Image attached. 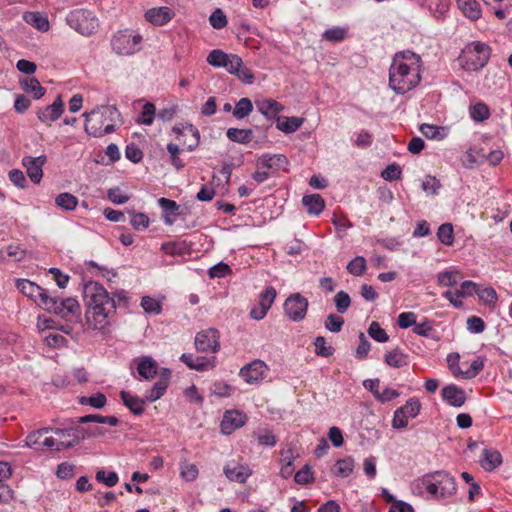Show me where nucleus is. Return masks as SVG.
<instances>
[{"label": "nucleus", "instance_id": "1", "mask_svg": "<svg viewBox=\"0 0 512 512\" xmlns=\"http://www.w3.org/2000/svg\"><path fill=\"white\" fill-rule=\"evenodd\" d=\"M83 298L87 306L86 321L94 329H104L115 312L116 300L98 282L88 281L83 286Z\"/></svg>", "mask_w": 512, "mask_h": 512}, {"label": "nucleus", "instance_id": "2", "mask_svg": "<svg viewBox=\"0 0 512 512\" xmlns=\"http://www.w3.org/2000/svg\"><path fill=\"white\" fill-rule=\"evenodd\" d=\"M421 58L418 54L406 50L397 52L389 69V86L398 94L413 89L421 80Z\"/></svg>", "mask_w": 512, "mask_h": 512}, {"label": "nucleus", "instance_id": "3", "mask_svg": "<svg viewBox=\"0 0 512 512\" xmlns=\"http://www.w3.org/2000/svg\"><path fill=\"white\" fill-rule=\"evenodd\" d=\"M412 492L427 500L445 501L456 494L455 478L445 471L428 473L414 480Z\"/></svg>", "mask_w": 512, "mask_h": 512}, {"label": "nucleus", "instance_id": "4", "mask_svg": "<svg viewBox=\"0 0 512 512\" xmlns=\"http://www.w3.org/2000/svg\"><path fill=\"white\" fill-rule=\"evenodd\" d=\"M87 423H100L109 426H117L119 419L115 416H102L98 414H89L79 417L76 421H71V424L63 428H52L49 432H53L57 436L60 448L68 449L78 445L83 440L81 434L80 424Z\"/></svg>", "mask_w": 512, "mask_h": 512}, {"label": "nucleus", "instance_id": "5", "mask_svg": "<svg viewBox=\"0 0 512 512\" xmlns=\"http://www.w3.org/2000/svg\"><path fill=\"white\" fill-rule=\"evenodd\" d=\"M83 116L86 118L85 132L96 138L113 133L116 123L121 121V114L114 106H102Z\"/></svg>", "mask_w": 512, "mask_h": 512}, {"label": "nucleus", "instance_id": "6", "mask_svg": "<svg viewBox=\"0 0 512 512\" xmlns=\"http://www.w3.org/2000/svg\"><path fill=\"white\" fill-rule=\"evenodd\" d=\"M491 56V48L483 42L473 41L462 50L458 61L466 71H479L488 63Z\"/></svg>", "mask_w": 512, "mask_h": 512}, {"label": "nucleus", "instance_id": "7", "mask_svg": "<svg viewBox=\"0 0 512 512\" xmlns=\"http://www.w3.org/2000/svg\"><path fill=\"white\" fill-rule=\"evenodd\" d=\"M66 22L70 28L83 36H91L99 27V21L94 12L83 8L70 11Z\"/></svg>", "mask_w": 512, "mask_h": 512}, {"label": "nucleus", "instance_id": "8", "mask_svg": "<svg viewBox=\"0 0 512 512\" xmlns=\"http://www.w3.org/2000/svg\"><path fill=\"white\" fill-rule=\"evenodd\" d=\"M43 308L66 320H72L81 315L79 302L72 297L60 299L58 296L50 294L48 298H45Z\"/></svg>", "mask_w": 512, "mask_h": 512}, {"label": "nucleus", "instance_id": "9", "mask_svg": "<svg viewBox=\"0 0 512 512\" xmlns=\"http://www.w3.org/2000/svg\"><path fill=\"white\" fill-rule=\"evenodd\" d=\"M141 41V35L130 30H124L113 36L111 45L119 55H132L141 49Z\"/></svg>", "mask_w": 512, "mask_h": 512}, {"label": "nucleus", "instance_id": "10", "mask_svg": "<svg viewBox=\"0 0 512 512\" xmlns=\"http://www.w3.org/2000/svg\"><path fill=\"white\" fill-rule=\"evenodd\" d=\"M309 302L300 293L291 294L284 302L285 315L294 322L302 321L307 313Z\"/></svg>", "mask_w": 512, "mask_h": 512}, {"label": "nucleus", "instance_id": "11", "mask_svg": "<svg viewBox=\"0 0 512 512\" xmlns=\"http://www.w3.org/2000/svg\"><path fill=\"white\" fill-rule=\"evenodd\" d=\"M219 332L217 329L208 328L200 331L195 337V346L198 351L215 353L220 348Z\"/></svg>", "mask_w": 512, "mask_h": 512}, {"label": "nucleus", "instance_id": "12", "mask_svg": "<svg viewBox=\"0 0 512 512\" xmlns=\"http://www.w3.org/2000/svg\"><path fill=\"white\" fill-rule=\"evenodd\" d=\"M269 368L261 360H254L241 368L239 375L247 383H258L266 379Z\"/></svg>", "mask_w": 512, "mask_h": 512}, {"label": "nucleus", "instance_id": "13", "mask_svg": "<svg viewBox=\"0 0 512 512\" xmlns=\"http://www.w3.org/2000/svg\"><path fill=\"white\" fill-rule=\"evenodd\" d=\"M16 287L23 295L34 300L42 308L44 307L45 298L50 295L46 289L27 279L17 280Z\"/></svg>", "mask_w": 512, "mask_h": 512}, {"label": "nucleus", "instance_id": "14", "mask_svg": "<svg viewBox=\"0 0 512 512\" xmlns=\"http://www.w3.org/2000/svg\"><path fill=\"white\" fill-rule=\"evenodd\" d=\"M47 158L45 155L38 157L24 156L22 158V165L26 168L27 175L30 180L39 184L43 177V166L45 165Z\"/></svg>", "mask_w": 512, "mask_h": 512}, {"label": "nucleus", "instance_id": "15", "mask_svg": "<svg viewBox=\"0 0 512 512\" xmlns=\"http://www.w3.org/2000/svg\"><path fill=\"white\" fill-rule=\"evenodd\" d=\"M223 472L230 481L240 484L245 483L247 479L252 475V470L247 464L239 463L234 460L228 462L224 466Z\"/></svg>", "mask_w": 512, "mask_h": 512}, {"label": "nucleus", "instance_id": "16", "mask_svg": "<svg viewBox=\"0 0 512 512\" xmlns=\"http://www.w3.org/2000/svg\"><path fill=\"white\" fill-rule=\"evenodd\" d=\"M247 417L238 410H228L224 413L220 429L225 435H230L246 423Z\"/></svg>", "mask_w": 512, "mask_h": 512}, {"label": "nucleus", "instance_id": "17", "mask_svg": "<svg viewBox=\"0 0 512 512\" xmlns=\"http://www.w3.org/2000/svg\"><path fill=\"white\" fill-rule=\"evenodd\" d=\"M484 361L483 357H477L471 362L462 361L461 365H459V371L456 377L465 380L475 377L483 369Z\"/></svg>", "mask_w": 512, "mask_h": 512}, {"label": "nucleus", "instance_id": "18", "mask_svg": "<svg viewBox=\"0 0 512 512\" xmlns=\"http://www.w3.org/2000/svg\"><path fill=\"white\" fill-rule=\"evenodd\" d=\"M258 111L267 119L277 118V115L284 110V106L272 98H264L255 101Z\"/></svg>", "mask_w": 512, "mask_h": 512}, {"label": "nucleus", "instance_id": "19", "mask_svg": "<svg viewBox=\"0 0 512 512\" xmlns=\"http://www.w3.org/2000/svg\"><path fill=\"white\" fill-rule=\"evenodd\" d=\"M63 109L64 104L61 100V97L58 96L51 105H48L44 109L39 110L37 116L41 122H53L62 115Z\"/></svg>", "mask_w": 512, "mask_h": 512}, {"label": "nucleus", "instance_id": "20", "mask_svg": "<svg viewBox=\"0 0 512 512\" xmlns=\"http://www.w3.org/2000/svg\"><path fill=\"white\" fill-rule=\"evenodd\" d=\"M173 15V11L169 7L164 6L147 10L145 19L154 25L162 26L168 23Z\"/></svg>", "mask_w": 512, "mask_h": 512}, {"label": "nucleus", "instance_id": "21", "mask_svg": "<svg viewBox=\"0 0 512 512\" xmlns=\"http://www.w3.org/2000/svg\"><path fill=\"white\" fill-rule=\"evenodd\" d=\"M181 361L185 363L190 369L197 371H205L214 366L215 357L207 358L202 356L194 357L192 354L184 353L180 357Z\"/></svg>", "mask_w": 512, "mask_h": 512}, {"label": "nucleus", "instance_id": "22", "mask_svg": "<svg viewBox=\"0 0 512 512\" xmlns=\"http://www.w3.org/2000/svg\"><path fill=\"white\" fill-rule=\"evenodd\" d=\"M120 395L124 405L134 415H141L144 412L147 403L145 397H139L127 391H121Z\"/></svg>", "mask_w": 512, "mask_h": 512}, {"label": "nucleus", "instance_id": "23", "mask_svg": "<svg viewBox=\"0 0 512 512\" xmlns=\"http://www.w3.org/2000/svg\"><path fill=\"white\" fill-rule=\"evenodd\" d=\"M443 399L451 406L460 407L465 403L466 393L458 386H444Z\"/></svg>", "mask_w": 512, "mask_h": 512}, {"label": "nucleus", "instance_id": "24", "mask_svg": "<svg viewBox=\"0 0 512 512\" xmlns=\"http://www.w3.org/2000/svg\"><path fill=\"white\" fill-rule=\"evenodd\" d=\"M137 372L145 380H151L158 373L157 362L149 356L138 359Z\"/></svg>", "mask_w": 512, "mask_h": 512}, {"label": "nucleus", "instance_id": "25", "mask_svg": "<svg viewBox=\"0 0 512 512\" xmlns=\"http://www.w3.org/2000/svg\"><path fill=\"white\" fill-rule=\"evenodd\" d=\"M257 165L277 171L288 165V159L283 154H263L258 158Z\"/></svg>", "mask_w": 512, "mask_h": 512}, {"label": "nucleus", "instance_id": "26", "mask_svg": "<svg viewBox=\"0 0 512 512\" xmlns=\"http://www.w3.org/2000/svg\"><path fill=\"white\" fill-rule=\"evenodd\" d=\"M502 464V456L495 449H484L480 458V465L485 471H493Z\"/></svg>", "mask_w": 512, "mask_h": 512}, {"label": "nucleus", "instance_id": "27", "mask_svg": "<svg viewBox=\"0 0 512 512\" xmlns=\"http://www.w3.org/2000/svg\"><path fill=\"white\" fill-rule=\"evenodd\" d=\"M457 5L463 15L472 21L481 17V7L476 0H457Z\"/></svg>", "mask_w": 512, "mask_h": 512}, {"label": "nucleus", "instance_id": "28", "mask_svg": "<svg viewBox=\"0 0 512 512\" xmlns=\"http://www.w3.org/2000/svg\"><path fill=\"white\" fill-rule=\"evenodd\" d=\"M276 127L278 130L289 134L297 131L303 124L304 119L300 117H277Z\"/></svg>", "mask_w": 512, "mask_h": 512}, {"label": "nucleus", "instance_id": "29", "mask_svg": "<svg viewBox=\"0 0 512 512\" xmlns=\"http://www.w3.org/2000/svg\"><path fill=\"white\" fill-rule=\"evenodd\" d=\"M296 455L292 449H286L281 452L280 476L284 479L289 478L294 472V460Z\"/></svg>", "mask_w": 512, "mask_h": 512}, {"label": "nucleus", "instance_id": "30", "mask_svg": "<svg viewBox=\"0 0 512 512\" xmlns=\"http://www.w3.org/2000/svg\"><path fill=\"white\" fill-rule=\"evenodd\" d=\"M302 203L311 215H319L325 207L324 199L319 194L305 195Z\"/></svg>", "mask_w": 512, "mask_h": 512}, {"label": "nucleus", "instance_id": "31", "mask_svg": "<svg viewBox=\"0 0 512 512\" xmlns=\"http://www.w3.org/2000/svg\"><path fill=\"white\" fill-rule=\"evenodd\" d=\"M173 132L179 137L180 135H191L193 137L192 144L187 145L188 151H193L200 142V133L199 130L192 124H187L185 126L179 127L174 126Z\"/></svg>", "mask_w": 512, "mask_h": 512}, {"label": "nucleus", "instance_id": "32", "mask_svg": "<svg viewBox=\"0 0 512 512\" xmlns=\"http://www.w3.org/2000/svg\"><path fill=\"white\" fill-rule=\"evenodd\" d=\"M369 390L382 403L389 402L399 396V392L389 386H369Z\"/></svg>", "mask_w": 512, "mask_h": 512}, {"label": "nucleus", "instance_id": "33", "mask_svg": "<svg viewBox=\"0 0 512 512\" xmlns=\"http://www.w3.org/2000/svg\"><path fill=\"white\" fill-rule=\"evenodd\" d=\"M226 136L232 142L248 144L252 141L253 132L251 129L229 128L226 132Z\"/></svg>", "mask_w": 512, "mask_h": 512}, {"label": "nucleus", "instance_id": "34", "mask_svg": "<svg viewBox=\"0 0 512 512\" xmlns=\"http://www.w3.org/2000/svg\"><path fill=\"white\" fill-rule=\"evenodd\" d=\"M20 85L26 93L32 94L34 99H40L46 92L45 88L34 77L21 80Z\"/></svg>", "mask_w": 512, "mask_h": 512}, {"label": "nucleus", "instance_id": "35", "mask_svg": "<svg viewBox=\"0 0 512 512\" xmlns=\"http://www.w3.org/2000/svg\"><path fill=\"white\" fill-rule=\"evenodd\" d=\"M385 362L391 367L400 368L407 365L408 356L397 347L386 353Z\"/></svg>", "mask_w": 512, "mask_h": 512}, {"label": "nucleus", "instance_id": "36", "mask_svg": "<svg viewBox=\"0 0 512 512\" xmlns=\"http://www.w3.org/2000/svg\"><path fill=\"white\" fill-rule=\"evenodd\" d=\"M24 19L28 24L40 31L45 32L49 29L48 19L39 12H28L24 15Z\"/></svg>", "mask_w": 512, "mask_h": 512}, {"label": "nucleus", "instance_id": "37", "mask_svg": "<svg viewBox=\"0 0 512 512\" xmlns=\"http://www.w3.org/2000/svg\"><path fill=\"white\" fill-rule=\"evenodd\" d=\"M55 204L66 211H73L78 205V198L71 193H60L55 198Z\"/></svg>", "mask_w": 512, "mask_h": 512}, {"label": "nucleus", "instance_id": "38", "mask_svg": "<svg viewBox=\"0 0 512 512\" xmlns=\"http://www.w3.org/2000/svg\"><path fill=\"white\" fill-rule=\"evenodd\" d=\"M354 469V460L351 457L340 459L336 462L333 468V473L336 476L348 477Z\"/></svg>", "mask_w": 512, "mask_h": 512}, {"label": "nucleus", "instance_id": "39", "mask_svg": "<svg viewBox=\"0 0 512 512\" xmlns=\"http://www.w3.org/2000/svg\"><path fill=\"white\" fill-rule=\"evenodd\" d=\"M253 110L252 101L249 98H241L235 105L232 113L236 119L247 117Z\"/></svg>", "mask_w": 512, "mask_h": 512}, {"label": "nucleus", "instance_id": "40", "mask_svg": "<svg viewBox=\"0 0 512 512\" xmlns=\"http://www.w3.org/2000/svg\"><path fill=\"white\" fill-rule=\"evenodd\" d=\"M437 237L442 244L451 246L454 243V230L452 224H441L437 231Z\"/></svg>", "mask_w": 512, "mask_h": 512}, {"label": "nucleus", "instance_id": "41", "mask_svg": "<svg viewBox=\"0 0 512 512\" xmlns=\"http://www.w3.org/2000/svg\"><path fill=\"white\" fill-rule=\"evenodd\" d=\"M127 212L131 218L130 224L135 230H144L149 226L150 220L146 214L134 210H128Z\"/></svg>", "mask_w": 512, "mask_h": 512}, {"label": "nucleus", "instance_id": "42", "mask_svg": "<svg viewBox=\"0 0 512 512\" xmlns=\"http://www.w3.org/2000/svg\"><path fill=\"white\" fill-rule=\"evenodd\" d=\"M420 131L428 139L442 140L445 137L444 128L433 124H422Z\"/></svg>", "mask_w": 512, "mask_h": 512}, {"label": "nucleus", "instance_id": "43", "mask_svg": "<svg viewBox=\"0 0 512 512\" xmlns=\"http://www.w3.org/2000/svg\"><path fill=\"white\" fill-rule=\"evenodd\" d=\"M230 55L220 49L212 50L207 56V62L214 67H225Z\"/></svg>", "mask_w": 512, "mask_h": 512}, {"label": "nucleus", "instance_id": "44", "mask_svg": "<svg viewBox=\"0 0 512 512\" xmlns=\"http://www.w3.org/2000/svg\"><path fill=\"white\" fill-rule=\"evenodd\" d=\"M347 33H348V30L346 28L336 26V27L327 29L322 34V37L326 41L341 42L346 38Z\"/></svg>", "mask_w": 512, "mask_h": 512}, {"label": "nucleus", "instance_id": "45", "mask_svg": "<svg viewBox=\"0 0 512 512\" xmlns=\"http://www.w3.org/2000/svg\"><path fill=\"white\" fill-rule=\"evenodd\" d=\"M51 427L41 428L36 431L30 432L26 437V445L34 449L42 448L41 438L44 434L48 433Z\"/></svg>", "mask_w": 512, "mask_h": 512}, {"label": "nucleus", "instance_id": "46", "mask_svg": "<svg viewBox=\"0 0 512 512\" xmlns=\"http://www.w3.org/2000/svg\"><path fill=\"white\" fill-rule=\"evenodd\" d=\"M366 260L362 256H356L347 264V271L354 276H361L366 271Z\"/></svg>", "mask_w": 512, "mask_h": 512}, {"label": "nucleus", "instance_id": "47", "mask_svg": "<svg viewBox=\"0 0 512 512\" xmlns=\"http://www.w3.org/2000/svg\"><path fill=\"white\" fill-rule=\"evenodd\" d=\"M470 116L474 121L482 122L489 118L490 111L486 104L479 102L470 108Z\"/></svg>", "mask_w": 512, "mask_h": 512}, {"label": "nucleus", "instance_id": "48", "mask_svg": "<svg viewBox=\"0 0 512 512\" xmlns=\"http://www.w3.org/2000/svg\"><path fill=\"white\" fill-rule=\"evenodd\" d=\"M199 470L195 464L188 462L180 463V476L187 482H192L198 477Z\"/></svg>", "mask_w": 512, "mask_h": 512}, {"label": "nucleus", "instance_id": "49", "mask_svg": "<svg viewBox=\"0 0 512 512\" xmlns=\"http://www.w3.org/2000/svg\"><path fill=\"white\" fill-rule=\"evenodd\" d=\"M95 479L107 487H113L119 481V477L116 472H106L104 469H100L96 472Z\"/></svg>", "mask_w": 512, "mask_h": 512}, {"label": "nucleus", "instance_id": "50", "mask_svg": "<svg viewBox=\"0 0 512 512\" xmlns=\"http://www.w3.org/2000/svg\"><path fill=\"white\" fill-rule=\"evenodd\" d=\"M277 296L276 289L272 286H267L264 291L259 295V305L269 310Z\"/></svg>", "mask_w": 512, "mask_h": 512}, {"label": "nucleus", "instance_id": "51", "mask_svg": "<svg viewBox=\"0 0 512 512\" xmlns=\"http://www.w3.org/2000/svg\"><path fill=\"white\" fill-rule=\"evenodd\" d=\"M106 396L102 393H96L92 396H82L79 398V403L82 405H90L94 408H102L106 404Z\"/></svg>", "mask_w": 512, "mask_h": 512}, {"label": "nucleus", "instance_id": "52", "mask_svg": "<svg viewBox=\"0 0 512 512\" xmlns=\"http://www.w3.org/2000/svg\"><path fill=\"white\" fill-rule=\"evenodd\" d=\"M334 303L338 313H345L351 305V298L345 291H339L334 296Z\"/></svg>", "mask_w": 512, "mask_h": 512}, {"label": "nucleus", "instance_id": "53", "mask_svg": "<svg viewBox=\"0 0 512 512\" xmlns=\"http://www.w3.org/2000/svg\"><path fill=\"white\" fill-rule=\"evenodd\" d=\"M369 336L377 342L384 343L389 340V335L381 328L380 324L373 321L368 328Z\"/></svg>", "mask_w": 512, "mask_h": 512}, {"label": "nucleus", "instance_id": "54", "mask_svg": "<svg viewBox=\"0 0 512 512\" xmlns=\"http://www.w3.org/2000/svg\"><path fill=\"white\" fill-rule=\"evenodd\" d=\"M155 113V105L151 102H147L144 104L141 111V117L137 120V122L143 125H151L155 118Z\"/></svg>", "mask_w": 512, "mask_h": 512}, {"label": "nucleus", "instance_id": "55", "mask_svg": "<svg viewBox=\"0 0 512 512\" xmlns=\"http://www.w3.org/2000/svg\"><path fill=\"white\" fill-rule=\"evenodd\" d=\"M314 345H315V352L318 356L329 357V356L333 355V353L335 351L331 345L327 344V341H326L325 337H323V336L316 337L315 341H314Z\"/></svg>", "mask_w": 512, "mask_h": 512}, {"label": "nucleus", "instance_id": "56", "mask_svg": "<svg viewBox=\"0 0 512 512\" xmlns=\"http://www.w3.org/2000/svg\"><path fill=\"white\" fill-rule=\"evenodd\" d=\"M343 325H344L343 317L335 315V314H329L324 322L325 328L332 333L340 332Z\"/></svg>", "mask_w": 512, "mask_h": 512}, {"label": "nucleus", "instance_id": "57", "mask_svg": "<svg viewBox=\"0 0 512 512\" xmlns=\"http://www.w3.org/2000/svg\"><path fill=\"white\" fill-rule=\"evenodd\" d=\"M296 483L306 485L314 481L313 472L309 465H305L302 469L296 472L294 476Z\"/></svg>", "mask_w": 512, "mask_h": 512}, {"label": "nucleus", "instance_id": "58", "mask_svg": "<svg viewBox=\"0 0 512 512\" xmlns=\"http://www.w3.org/2000/svg\"><path fill=\"white\" fill-rule=\"evenodd\" d=\"M209 22L214 29H222L227 25V18L224 12L217 8L210 15Z\"/></svg>", "mask_w": 512, "mask_h": 512}, {"label": "nucleus", "instance_id": "59", "mask_svg": "<svg viewBox=\"0 0 512 512\" xmlns=\"http://www.w3.org/2000/svg\"><path fill=\"white\" fill-rule=\"evenodd\" d=\"M141 307L146 313L159 314L161 312L160 302L150 296L142 297Z\"/></svg>", "mask_w": 512, "mask_h": 512}, {"label": "nucleus", "instance_id": "60", "mask_svg": "<svg viewBox=\"0 0 512 512\" xmlns=\"http://www.w3.org/2000/svg\"><path fill=\"white\" fill-rule=\"evenodd\" d=\"M457 274L456 271H442L437 276V282L441 286H454L457 284Z\"/></svg>", "mask_w": 512, "mask_h": 512}, {"label": "nucleus", "instance_id": "61", "mask_svg": "<svg viewBox=\"0 0 512 512\" xmlns=\"http://www.w3.org/2000/svg\"><path fill=\"white\" fill-rule=\"evenodd\" d=\"M400 408L407 417L415 418L420 412L421 404L417 398H410L406 404Z\"/></svg>", "mask_w": 512, "mask_h": 512}, {"label": "nucleus", "instance_id": "62", "mask_svg": "<svg viewBox=\"0 0 512 512\" xmlns=\"http://www.w3.org/2000/svg\"><path fill=\"white\" fill-rule=\"evenodd\" d=\"M413 332L419 336L434 338L435 330L433 329L431 322L425 320L422 323H416L413 327Z\"/></svg>", "mask_w": 512, "mask_h": 512}, {"label": "nucleus", "instance_id": "63", "mask_svg": "<svg viewBox=\"0 0 512 512\" xmlns=\"http://www.w3.org/2000/svg\"><path fill=\"white\" fill-rule=\"evenodd\" d=\"M125 156L133 163H139L143 158L142 150L134 143H130L125 148Z\"/></svg>", "mask_w": 512, "mask_h": 512}, {"label": "nucleus", "instance_id": "64", "mask_svg": "<svg viewBox=\"0 0 512 512\" xmlns=\"http://www.w3.org/2000/svg\"><path fill=\"white\" fill-rule=\"evenodd\" d=\"M258 443L262 446L273 447L277 443L276 436L268 430L259 431L256 433Z\"/></svg>", "mask_w": 512, "mask_h": 512}]
</instances>
